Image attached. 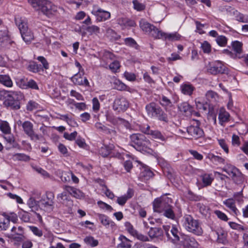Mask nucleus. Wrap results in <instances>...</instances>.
Masks as SVG:
<instances>
[{
	"label": "nucleus",
	"instance_id": "nucleus-1",
	"mask_svg": "<svg viewBox=\"0 0 248 248\" xmlns=\"http://www.w3.org/2000/svg\"><path fill=\"white\" fill-rule=\"evenodd\" d=\"M24 98L20 91L1 90H0V100L3 101L4 107L13 110L20 108V101Z\"/></svg>",
	"mask_w": 248,
	"mask_h": 248
},
{
	"label": "nucleus",
	"instance_id": "nucleus-2",
	"mask_svg": "<svg viewBox=\"0 0 248 248\" xmlns=\"http://www.w3.org/2000/svg\"><path fill=\"white\" fill-rule=\"evenodd\" d=\"M15 20L16 25L20 31L23 40L27 44L31 43L34 39V35L28 29L26 19L18 16L15 17Z\"/></svg>",
	"mask_w": 248,
	"mask_h": 248
},
{
	"label": "nucleus",
	"instance_id": "nucleus-3",
	"mask_svg": "<svg viewBox=\"0 0 248 248\" xmlns=\"http://www.w3.org/2000/svg\"><path fill=\"white\" fill-rule=\"evenodd\" d=\"M182 221L184 227L188 232L197 235L202 234L203 231L198 221L194 219L191 216H185Z\"/></svg>",
	"mask_w": 248,
	"mask_h": 248
},
{
	"label": "nucleus",
	"instance_id": "nucleus-4",
	"mask_svg": "<svg viewBox=\"0 0 248 248\" xmlns=\"http://www.w3.org/2000/svg\"><path fill=\"white\" fill-rule=\"evenodd\" d=\"M163 229L168 240L174 244L180 243L184 235H182L179 230V227L176 225H164Z\"/></svg>",
	"mask_w": 248,
	"mask_h": 248
},
{
	"label": "nucleus",
	"instance_id": "nucleus-5",
	"mask_svg": "<svg viewBox=\"0 0 248 248\" xmlns=\"http://www.w3.org/2000/svg\"><path fill=\"white\" fill-rule=\"evenodd\" d=\"M132 145L138 150H144L149 148L150 142L140 134H133L130 137Z\"/></svg>",
	"mask_w": 248,
	"mask_h": 248
},
{
	"label": "nucleus",
	"instance_id": "nucleus-6",
	"mask_svg": "<svg viewBox=\"0 0 248 248\" xmlns=\"http://www.w3.org/2000/svg\"><path fill=\"white\" fill-rule=\"evenodd\" d=\"M54 194L50 191H47L43 195L40 200L39 203L43 209L48 213L53 211L54 209Z\"/></svg>",
	"mask_w": 248,
	"mask_h": 248
},
{
	"label": "nucleus",
	"instance_id": "nucleus-7",
	"mask_svg": "<svg viewBox=\"0 0 248 248\" xmlns=\"http://www.w3.org/2000/svg\"><path fill=\"white\" fill-rule=\"evenodd\" d=\"M150 33L155 39H163L169 41H175L180 39L181 36L176 32L166 33L159 30L154 26V29H152L149 31Z\"/></svg>",
	"mask_w": 248,
	"mask_h": 248
},
{
	"label": "nucleus",
	"instance_id": "nucleus-8",
	"mask_svg": "<svg viewBox=\"0 0 248 248\" xmlns=\"http://www.w3.org/2000/svg\"><path fill=\"white\" fill-rule=\"evenodd\" d=\"M140 131L150 136V138L154 140H157L162 141H165L167 137L160 131L156 129H151L148 125H143L140 127Z\"/></svg>",
	"mask_w": 248,
	"mask_h": 248
},
{
	"label": "nucleus",
	"instance_id": "nucleus-9",
	"mask_svg": "<svg viewBox=\"0 0 248 248\" xmlns=\"http://www.w3.org/2000/svg\"><path fill=\"white\" fill-rule=\"evenodd\" d=\"M171 203V199L166 196H163L156 198L153 203L154 211L157 213H162L168 207L169 204Z\"/></svg>",
	"mask_w": 248,
	"mask_h": 248
},
{
	"label": "nucleus",
	"instance_id": "nucleus-10",
	"mask_svg": "<svg viewBox=\"0 0 248 248\" xmlns=\"http://www.w3.org/2000/svg\"><path fill=\"white\" fill-rule=\"evenodd\" d=\"M22 127L24 133L30 137L31 140L36 141L42 138L41 135L35 133L33 130V125L31 122L29 121L24 122L22 124Z\"/></svg>",
	"mask_w": 248,
	"mask_h": 248
},
{
	"label": "nucleus",
	"instance_id": "nucleus-11",
	"mask_svg": "<svg viewBox=\"0 0 248 248\" xmlns=\"http://www.w3.org/2000/svg\"><path fill=\"white\" fill-rule=\"evenodd\" d=\"M91 13L95 16L97 22H103L108 20L111 17L110 13L104 10L97 6L94 5Z\"/></svg>",
	"mask_w": 248,
	"mask_h": 248
},
{
	"label": "nucleus",
	"instance_id": "nucleus-12",
	"mask_svg": "<svg viewBox=\"0 0 248 248\" xmlns=\"http://www.w3.org/2000/svg\"><path fill=\"white\" fill-rule=\"evenodd\" d=\"M38 11H41L44 15L50 17L57 12V7L50 1L45 0Z\"/></svg>",
	"mask_w": 248,
	"mask_h": 248
},
{
	"label": "nucleus",
	"instance_id": "nucleus-13",
	"mask_svg": "<svg viewBox=\"0 0 248 248\" xmlns=\"http://www.w3.org/2000/svg\"><path fill=\"white\" fill-rule=\"evenodd\" d=\"M129 103L124 97L116 98L113 104V109L118 112L125 111L129 107Z\"/></svg>",
	"mask_w": 248,
	"mask_h": 248
},
{
	"label": "nucleus",
	"instance_id": "nucleus-14",
	"mask_svg": "<svg viewBox=\"0 0 248 248\" xmlns=\"http://www.w3.org/2000/svg\"><path fill=\"white\" fill-rule=\"evenodd\" d=\"M226 66L220 61L210 62L207 67L208 72L213 75L224 73L226 72Z\"/></svg>",
	"mask_w": 248,
	"mask_h": 248
},
{
	"label": "nucleus",
	"instance_id": "nucleus-15",
	"mask_svg": "<svg viewBox=\"0 0 248 248\" xmlns=\"http://www.w3.org/2000/svg\"><path fill=\"white\" fill-rule=\"evenodd\" d=\"M14 43L11 34L7 30L0 31V46L9 47Z\"/></svg>",
	"mask_w": 248,
	"mask_h": 248
},
{
	"label": "nucleus",
	"instance_id": "nucleus-16",
	"mask_svg": "<svg viewBox=\"0 0 248 248\" xmlns=\"http://www.w3.org/2000/svg\"><path fill=\"white\" fill-rule=\"evenodd\" d=\"M186 132L188 137L190 139H196L202 137L204 132L203 130L198 125H190L186 128Z\"/></svg>",
	"mask_w": 248,
	"mask_h": 248
},
{
	"label": "nucleus",
	"instance_id": "nucleus-17",
	"mask_svg": "<svg viewBox=\"0 0 248 248\" xmlns=\"http://www.w3.org/2000/svg\"><path fill=\"white\" fill-rule=\"evenodd\" d=\"M100 57L101 65L108 68V63L114 59L115 56L109 51L104 50L100 54Z\"/></svg>",
	"mask_w": 248,
	"mask_h": 248
},
{
	"label": "nucleus",
	"instance_id": "nucleus-18",
	"mask_svg": "<svg viewBox=\"0 0 248 248\" xmlns=\"http://www.w3.org/2000/svg\"><path fill=\"white\" fill-rule=\"evenodd\" d=\"M84 73H78L71 78L72 81L76 85L89 86V82L86 78H83Z\"/></svg>",
	"mask_w": 248,
	"mask_h": 248
},
{
	"label": "nucleus",
	"instance_id": "nucleus-19",
	"mask_svg": "<svg viewBox=\"0 0 248 248\" xmlns=\"http://www.w3.org/2000/svg\"><path fill=\"white\" fill-rule=\"evenodd\" d=\"M180 244L183 245L184 248H195L198 247V243L193 238L184 235Z\"/></svg>",
	"mask_w": 248,
	"mask_h": 248
},
{
	"label": "nucleus",
	"instance_id": "nucleus-20",
	"mask_svg": "<svg viewBox=\"0 0 248 248\" xmlns=\"http://www.w3.org/2000/svg\"><path fill=\"white\" fill-rule=\"evenodd\" d=\"M223 203L229 209V212L232 215L236 217L240 215V212L236 208L235 201L233 199H228L224 201Z\"/></svg>",
	"mask_w": 248,
	"mask_h": 248
},
{
	"label": "nucleus",
	"instance_id": "nucleus-21",
	"mask_svg": "<svg viewBox=\"0 0 248 248\" xmlns=\"http://www.w3.org/2000/svg\"><path fill=\"white\" fill-rule=\"evenodd\" d=\"M63 189L77 199H81L84 197V193L80 190L73 186H65Z\"/></svg>",
	"mask_w": 248,
	"mask_h": 248
},
{
	"label": "nucleus",
	"instance_id": "nucleus-22",
	"mask_svg": "<svg viewBox=\"0 0 248 248\" xmlns=\"http://www.w3.org/2000/svg\"><path fill=\"white\" fill-rule=\"evenodd\" d=\"M180 110L186 116H191L193 113L196 115H198V113L193 112V108L187 102H183L181 103L179 107Z\"/></svg>",
	"mask_w": 248,
	"mask_h": 248
},
{
	"label": "nucleus",
	"instance_id": "nucleus-23",
	"mask_svg": "<svg viewBox=\"0 0 248 248\" xmlns=\"http://www.w3.org/2000/svg\"><path fill=\"white\" fill-rule=\"evenodd\" d=\"M98 217L101 224L106 228H108L110 227L111 228L115 227V223L111 220L109 217L104 214H98Z\"/></svg>",
	"mask_w": 248,
	"mask_h": 248
},
{
	"label": "nucleus",
	"instance_id": "nucleus-24",
	"mask_svg": "<svg viewBox=\"0 0 248 248\" xmlns=\"http://www.w3.org/2000/svg\"><path fill=\"white\" fill-rule=\"evenodd\" d=\"M133 190L129 188L126 194L117 197L116 202L120 205L123 206L125 204L128 200L133 197Z\"/></svg>",
	"mask_w": 248,
	"mask_h": 248
},
{
	"label": "nucleus",
	"instance_id": "nucleus-25",
	"mask_svg": "<svg viewBox=\"0 0 248 248\" xmlns=\"http://www.w3.org/2000/svg\"><path fill=\"white\" fill-rule=\"evenodd\" d=\"M230 115L224 108H221L218 114L219 123L222 126L230 121Z\"/></svg>",
	"mask_w": 248,
	"mask_h": 248
},
{
	"label": "nucleus",
	"instance_id": "nucleus-26",
	"mask_svg": "<svg viewBox=\"0 0 248 248\" xmlns=\"http://www.w3.org/2000/svg\"><path fill=\"white\" fill-rule=\"evenodd\" d=\"M153 113V115L151 116V117H156L160 121L168 122L167 115L159 107H157Z\"/></svg>",
	"mask_w": 248,
	"mask_h": 248
},
{
	"label": "nucleus",
	"instance_id": "nucleus-27",
	"mask_svg": "<svg viewBox=\"0 0 248 248\" xmlns=\"http://www.w3.org/2000/svg\"><path fill=\"white\" fill-rule=\"evenodd\" d=\"M180 89L182 93L185 95L190 96L192 94L195 88L192 85L186 83L181 85Z\"/></svg>",
	"mask_w": 248,
	"mask_h": 248
},
{
	"label": "nucleus",
	"instance_id": "nucleus-28",
	"mask_svg": "<svg viewBox=\"0 0 248 248\" xmlns=\"http://www.w3.org/2000/svg\"><path fill=\"white\" fill-rule=\"evenodd\" d=\"M0 84L7 88L13 86V81L8 75H0Z\"/></svg>",
	"mask_w": 248,
	"mask_h": 248
},
{
	"label": "nucleus",
	"instance_id": "nucleus-29",
	"mask_svg": "<svg viewBox=\"0 0 248 248\" xmlns=\"http://www.w3.org/2000/svg\"><path fill=\"white\" fill-rule=\"evenodd\" d=\"M118 240L121 242L120 244H118V247L119 248H131V241L127 238L124 235H120L118 238Z\"/></svg>",
	"mask_w": 248,
	"mask_h": 248
},
{
	"label": "nucleus",
	"instance_id": "nucleus-30",
	"mask_svg": "<svg viewBox=\"0 0 248 248\" xmlns=\"http://www.w3.org/2000/svg\"><path fill=\"white\" fill-rule=\"evenodd\" d=\"M200 178L201 181L202 183L203 186H207L211 185L214 180V178L212 177V175L211 174L206 173H202L200 176Z\"/></svg>",
	"mask_w": 248,
	"mask_h": 248
},
{
	"label": "nucleus",
	"instance_id": "nucleus-31",
	"mask_svg": "<svg viewBox=\"0 0 248 248\" xmlns=\"http://www.w3.org/2000/svg\"><path fill=\"white\" fill-rule=\"evenodd\" d=\"M55 173L57 176L60 177L61 180L63 182L69 181L71 175H72V172L70 171H62L60 170H57Z\"/></svg>",
	"mask_w": 248,
	"mask_h": 248
},
{
	"label": "nucleus",
	"instance_id": "nucleus-32",
	"mask_svg": "<svg viewBox=\"0 0 248 248\" xmlns=\"http://www.w3.org/2000/svg\"><path fill=\"white\" fill-rule=\"evenodd\" d=\"M232 13L237 21L242 23H248V15L243 14L236 10L233 11Z\"/></svg>",
	"mask_w": 248,
	"mask_h": 248
},
{
	"label": "nucleus",
	"instance_id": "nucleus-33",
	"mask_svg": "<svg viewBox=\"0 0 248 248\" xmlns=\"http://www.w3.org/2000/svg\"><path fill=\"white\" fill-rule=\"evenodd\" d=\"M121 64L119 61L115 58L109 63H108V68L113 73H118L120 71Z\"/></svg>",
	"mask_w": 248,
	"mask_h": 248
},
{
	"label": "nucleus",
	"instance_id": "nucleus-34",
	"mask_svg": "<svg viewBox=\"0 0 248 248\" xmlns=\"http://www.w3.org/2000/svg\"><path fill=\"white\" fill-rule=\"evenodd\" d=\"M140 26L144 32L149 33L152 29H154V25L148 22L145 19H141L140 21Z\"/></svg>",
	"mask_w": 248,
	"mask_h": 248
},
{
	"label": "nucleus",
	"instance_id": "nucleus-35",
	"mask_svg": "<svg viewBox=\"0 0 248 248\" xmlns=\"http://www.w3.org/2000/svg\"><path fill=\"white\" fill-rule=\"evenodd\" d=\"M94 126L98 131L105 134H111L115 132L113 130L108 128L100 122H96L94 124Z\"/></svg>",
	"mask_w": 248,
	"mask_h": 248
},
{
	"label": "nucleus",
	"instance_id": "nucleus-36",
	"mask_svg": "<svg viewBox=\"0 0 248 248\" xmlns=\"http://www.w3.org/2000/svg\"><path fill=\"white\" fill-rule=\"evenodd\" d=\"M12 159L15 161H28L30 160V157L24 154L16 153L12 155Z\"/></svg>",
	"mask_w": 248,
	"mask_h": 248
},
{
	"label": "nucleus",
	"instance_id": "nucleus-37",
	"mask_svg": "<svg viewBox=\"0 0 248 248\" xmlns=\"http://www.w3.org/2000/svg\"><path fill=\"white\" fill-rule=\"evenodd\" d=\"M115 89L119 91H128L129 87L119 79H115L113 82Z\"/></svg>",
	"mask_w": 248,
	"mask_h": 248
},
{
	"label": "nucleus",
	"instance_id": "nucleus-38",
	"mask_svg": "<svg viewBox=\"0 0 248 248\" xmlns=\"http://www.w3.org/2000/svg\"><path fill=\"white\" fill-rule=\"evenodd\" d=\"M113 148V145H104L99 149V154L103 157L107 156L111 153Z\"/></svg>",
	"mask_w": 248,
	"mask_h": 248
},
{
	"label": "nucleus",
	"instance_id": "nucleus-39",
	"mask_svg": "<svg viewBox=\"0 0 248 248\" xmlns=\"http://www.w3.org/2000/svg\"><path fill=\"white\" fill-rule=\"evenodd\" d=\"M28 69L33 73H38L44 71L40 65L33 62L30 63L28 66Z\"/></svg>",
	"mask_w": 248,
	"mask_h": 248
},
{
	"label": "nucleus",
	"instance_id": "nucleus-40",
	"mask_svg": "<svg viewBox=\"0 0 248 248\" xmlns=\"http://www.w3.org/2000/svg\"><path fill=\"white\" fill-rule=\"evenodd\" d=\"M200 44V48L202 52L205 54H210L212 50L211 44L207 41H204L201 42Z\"/></svg>",
	"mask_w": 248,
	"mask_h": 248
},
{
	"label": "nucleus",
	"instance_id": "nucleus-41",
	"mask_svg": "<svg viewBox=\"0 0 248 248\" xmlns=\"http://www.w3.org/2000/svg\"><path fill=\"white\" fill-rule=\"evenodd\" d=\"M149 236L151 238L158 237L162 234V231L158 228H151L148 232Z\"/></svg>",
	"mask_w": 248,
	"mask_h": 248
},
{
	"label": "nucleus",
	"instance_id": "nucleus-42",
	"mask_svg": "<svg viewBox=\"0 0 248 248\" xmlns=\"http://www.w3.org/2000/svg\"><path fill=\"white\" fill-rule=\"evenodd\" d=\"M84 242L87 245L92 247H94L98 245V241L95 239L93 236H86L84 239Z\"/></svg>",
	"mask_w": 248,
	"mask_h": 248
},
{
	"label": "nucleus",
	"instance_id": "nucleus-43",
	"mask_svg": "<svg viewBox=\"0 0 248 248\" xmlns=\"http://www.w3.org/2000/svg\"><path fill=\"white\" fill-rule=\"evenodd\" d=\"M16 84L18 87L23 89H27V79L25 78H17L16 79Z\"/></svg>",
	"mask_w": 248,
	"mask_h": 248
},
{
	"label": "nucleus",
	"instance_id": "nucleus-44",
	"mask_svg": "<svg viewBox=\"0 0 248 248\" xmlns=\"http://www.w3.org/2000/svg\"><path fill=\"white\" fill-rule=\"evenodd\" d=\"M163 212L164 215L167 217L172 219L175 218V214L172 209V206L170 204H169L168 207Z\"/></svg>",
	"mask_w": 248,
	"mask_h": 248
},
{
	"label": "nucleus",
	"instance_id": "nucleus-45",
	"mask_svg": "<svg viewBox=\"0 0 248 248\" xmlns=\"http://www.w3.org/2000/svg\"><path fill=\"white\" fill-rule=\"evenodd\" d=\"M217 142L220 147L223 149L226 154L229 153L228 145L225 140L223 139H217Z\"/></svg>",
	"mask_w": 248,
	"mask_h": 248
},
{
	"label": "nucleus",
	"instance_id": "nucleus-46",
	"mask_svg": "<svg viewBox=\"0 0 248 248\" xmlns=\"http://www.w3.org/2000/svg\"><path fill=\"white\" fill-rule=\"evenodd\" d=\"M45 0H28L29 3L35 10H39Z\"/></svg>",
	"mask_w": 248,
	"mask_h": 248
},
{
	"label": "nucleus",
	"instance_id": "nucleus-47",
	"mask_svg": "<svg viewBox=\"0 0 248 248\" xmlns=\"http://www.w3.org/2000/svg\"><path fill=\"white\" fill-rule=\"evenodd\" d=\"M227 38L224 35L218 36L216 39L217 44L221 47H224L227 45Z\"/></svg>",
	"mask_w": 248,
	"mask_h": 248
},
{
	"label": "nucleus",
	"instance_id": "nucleus-48",
	"mask_svg": "<svg viewBox=\"0 0 248 248\" xmlns=\"http://www.w3.org/2000/svg\"><path fill=\"white\" fill-rule=\"evenodd\" d=\"M39 104L35 101L30 100L26 105V109L28 111H32L37 109L39 108Z\"/></svg>",
	"mask_w": 248,
	"mask_h": 248
},
{
	"label": "nucleus",
	"instance_id": "nucleus-49",
	"mask_svg": "<svg viewBox=\"0 0 248 248\" xmlns=\"http://www.w3.org/2000/svg\"><path fill=\"white\" fill-rule=\"evenodd\" d=\"M157 106L154 103H151L146 106L145 109L147 114L149 116H153V113L156 108Z\"/></svg>",
	"mask_w": 248,
	"mask_h": 248
},
{
	"label": "nucleus",
	"instance_id": "nucleus-50",
	"mask_svg": "<svg viewBox=\"0 0 248 248\" xmlns=\"http://www.w3.org/2000/svg\"><path fill=\"white\" fill-rule=\"evenodd\" d=\"M86 31L91 35L95 34L97 35L99 33H100V28L99 27L96 25H91L88 26L86 28Z\"/></svg>",
	"mask_w": 248,
	"mask_h": 248
},
{
	"label": "nucleus",
	"instance_id": "nucleus-51",
	"mask_svg": "<svg viewBox=\"0 0 248 248\" xmlns=\"http://www.w3.org/2000/svg\"><path fill=\"white\" fill-rule=\"evenodd\" d=\"M126 230L132 236L137 235V231L134 229L133 226L129 222L124 223Z\"/></svg>",
	"mask_w": 248,
	"mask_h": 248
},
{
	"label": "nucleus",
	"instance_id": "nucleus-52",
	"mask_svg": "<svg viewBox=\"0 0 248 248\" xmlns=\"http://www.w3.org/2000/svg\"><path fill=\"white\" fill-rule=\"evenodd\" d=\"M3 216L5 217V219L8 220L9 222L12 221L15 223L17 220V215L15 213H4Z\"/></svg>",
	"mask_w": 248,
	"mask_h": 248
},
{
	"label": "nucleus",
	"instance_id": "nucleus-53",
	"mask_svg": "<svg viewBox=\"0 0 248 248\" xmlns=\"http://www.w3.org/2000/svg\"><path fill=\"white\" fill-rule=\"evenodd\" d=\"M0 130L4 134H8L11 132V128L8 122H3L0 125Z\"/></svg>",
	"mask_w": 248,
	"mask_h": 248
},
{
	"label": "nucleus",
	"instance_id": "nucleus-54",
	"mask_svg": "<svg viewBox=\"0 0 248 248\" xmlns=\"http://www.w3.org/2000/svg\"><path fill=\"white\" fill-rule=\"evenodd\" d=\"M67 191L64 190L62 193L57 195V199L59 202L62 204H65L68 199V196L67 194Z\"/></svg>",
	"mask_w": 248,
	"mask_h": 248
},
{
	"label": "nucleus",
	"instance_id": "nucleus-55",
	"mask_svg": "<svg viewBox=\"0 0 248 248\" xmlns=\"http://www.w3.org/2000/svg\"><path fill=\"white\" fill-rule=\"evenodd\" d=\"M27 204L32 211L37 210L38 208V202L33 198H30L28 200Z\"/></svg>",
	"mask_w": 248,
	"mask_h": 248
},
{
	"label": "nucleus",
	"instance_id": "nucleus-56",
	"mask_svg": "<svg viewBox=\"0 0 248 248\" xmlns=\"http://www.w3.org/2000/svg\"><path fill=\"white\" fill-rule=\"evenodd\" d=\"M196 108L199 110L205 111L208 108V104L199 101L198 99L195 100Z\"/></svg>",
	"mask_w": 248,
	"mask_h": 248
},
{
	"label": "nucleus",
	"instance_id": "nucleus-57",
	"mask_svg": "<svg viewBox=\"0 0 248 248\" xmlns=\"http://www.w3.org/2000/svg\"><path fill=\"white\" fill-rule=\"evenodd\" d=\"M97 203L99 207L102 210L110 212L113 210V208L110 205L101 201H98Z\"/></svg>",
	"mask_w": 248,
	"mask_h": 248
},
{
	"label": "nucleus",
	"instance_id": "nucleus-58",
	"mask_svg": "<svg viewBox=\"0 0 248 248\" xmlns=\"http://www.w3.org/2000/svg\"><path fill=\"white\" fill-rule=\"evenodd\" d=\"M242 44L241 42L236 41L232 43V46L233 50L237 54H240L242 51Z\"/></svg>",
	"mask_w": 248,
	"mask_h": 248
},
{
	"label": "nucleus",
	"instance_id": "nucleus-59",
	"mask_svg": "<svg viewBox=\"0 0 248 248\" xmlns=\"http://www.w3.org/2000/svg\"><path fill=\"white\" fill-rule=\"evenodd\" d=\"M154 175L153 172L149 169H145L140 173V176L143 177L145 180H148Z\"/></svg>",
	"mask_w": 248,
	"mask_h": 248
},
{
	"label": "nucleus",
	"instance_id": "nucleus-60",
	"mask_svg": "<svg viewBox=\"0 0 248 248\" xmlns=\"http://www.w3.org/2000/svg\"><path fill=\"white\" fill-rule=\"evenodd\" d=\"M195 23L196 26V29L195 31L196 32L199 33L200 34H204L205 33V31L203 30V28L205 26V25L203 24H202L198 21H195Z\"/></svg>",
	"mask_w": 248,
	"mask_h": 248
},
{
	"label": "nucleus",
	"instance_id": "nucleus-61",
	"mask_svg": "<svg viewBox=\"0 0 248 248\" xmlns=\"http://www.w3.org/2000/svg\"><path fill=\"white\" fill-rule=\"evenodd\" d=\"M93 110L94 112H97L100 108V105L98 99L96 97H94L92 99Z\"/></svg>",
	"mask_w": 248,
	"mask_h": 248
},
{
	"label": "nucleus",
	"instance_id": "nucleus-62",
	"mask_svg": "<svg viewBox=\"0 0 248 248\" xmlns=\"http://www.w3.org/2000/svg\"><path fill=\"white\" fill-rule=\"evenodd\" d=\"M124 77L126 79L131 82L134 81L136 79V76L135 74L127 71H125L124 73Z\"/></svg>",
	"mask_w": 248,
	"mask_h": 248
},
{
	"label": "nucleus",
	"instance_id": "nucleus-63",
	"mask_svg": "<svg viewBox=\"0 0 248 248\" xmlns=\"http://www.w3.org/2000/svg\"><path fill=\"white\" fill-rule=\"evenodd\" d=\"M77 135L78 133L76 131H74L70 134L65 132L63 134V137L67 140L73 141L76 139Z\"/></svg>",
	"mask_w": 248,
	"mask_h": 248
},
{
	"label": "nucleus",
	"instance_id": "nucleus-64",
	"mask_svg": "<svg viewBox=\"0 0 248 248\" xmlns=\"http://www.w3.org/2000/svg\"><path fill=\"white\" fill-rule=\"evenodd\" d=\"M30 230L32 232V233L38 237H41L43 235V232L42 230L38 229L37 227L31 226H29Z\"/></svg>",
	"mask_w": 248,
	"mask_h": 248
}]
</instances>
